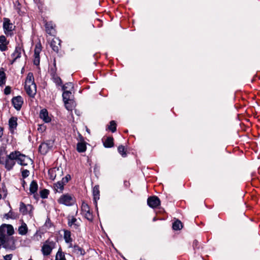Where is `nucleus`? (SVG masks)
Listing matches in <instances>:
<instances>
[{"mask_svg": "<svg viewBox=\"0 0 260 260\" xmlns=\"http://www.w3.org/2000/svg\"><path fill=\"white\" fill-rule=\"evenodd\" d=\"M16 162L20 165L25 166L29 164H31L32 160L30 158L19 152L15 151L11 152L9 155H7L6 158H4L3 161H0V163L5 165L8 170H10Z\"/></svg>", "mask_w": 260, "mask_h": 260, "instance_id": "nucleus-1", "label": "nucleus"}, {"mask_svg": "<svg viewBox=\"0 0 260 260\" xmlns=\"http://www.w3.org/2000/svg\"><path fill=\"white\" fill-rule=\"evenodd\" d=\"M25 90L27 94L31 98H34L37 93V86L34 81L33 74L28 73L27 75L25 86Z\"/></svg>", "mask_w": 260, "mask_h": 260, "instance_id": "nucleus-2", "label": "nucleus"}, {"mask_svg": "<svg viewBox=\"0 0 260 260\" xmlns=\"http://www.w3.org/2000/svg\"><path fill=\"white\" fill-rule=\"evenodd\" d=\"M56 246V242L50 239L47 240L43 243L41 247V251L43 255L45 256L49 255Z\"/></svg>", "mask_w": 260, "mask_h": 260, "instance_id": "nucleus-3", "label": "nucleus"}, {"mask_svg": "<svg viewBox=\"0 0 260 260\" xmlns=\"http://www.w3.org/2000/svg\"><path fill=\"white\" fill-rule=\"evenodd\" d=\"M75 201L74 198L72 195L68 193L61 196L58 199V202L59 204L66 206H72L74 204Z\"/></svg>", "mask_w": 260, "mask_h": 260, "instance_id": "nucleus-4", "label": "nucleus"}, {"mask_svg": "<svg viewBox=\"0 0 260 260\" xmlns=\"http://www.w3.org/2000/svg\"><path fill=\"white\" fill-rule=\"evenodd\" d=\"M81 211L82 214L84 217L89 221H92L93 219V216L90 212V208L88 204L83 202L81 206Z\"/></svg>", "mask_w": 260, "mask_h": 260, "instance_id": "nucleus-5", "label": "nucleus"}, {"mask_svg": "<svg viewBox=\"0 0 260 260\" xmlns=\"http://www.w3.org/2000/svg\"><path fill=\"white\" fill-rule=\"evenodd\" d=\"M14 27L15 26L10 22L9 18H4L3 28L5 34H10V33L14 30Z\"/></svg>", "mask_w": 260, "mask_h": 260, "instance_id": "nucleus-6", "label": "nucleus"}, {"mask_svg": "<svg viewBox=\"0 0 260 260\" xmlns=\"http://www.w3.org/2000/svg\"><path fill=\"white\" fill-rule=\"evenodd\" d=\"M52 142L49 141L42 143L39 146V151L43 154H46L52 146Z\"/></svg>", "mask_w": 260, "mask_h": 260, "instance_id": "nucleus-7", "label": "nucleus"}, {"mask_svg": "<svg viewBox=\"0 0 260 260\" xmlns=\"http://www.w3.org/2000/svg\"><path fill=\"white\" fill-rule=\"evenodd\" d=\"M160 201L159 198L156 196L150 197L147 199L148 205L152 208L157 207L160 205Z\"/></svg>", "mask_w": 260, "mask_h": 260, "instance_id": "nucleus-8", "label": "nucleus"}, {"mask_svg": "<svg viewBox=\"0 0 260 260\" xmlns=\"http://www.w3.org/2000/svg\"><path fill=\"white\" fill-rule=\"evenodd\" d=\"M12 102L14 108L16 110H19L23 103V100L21 96H17L12 99Z\"/></svg>", "mask_w": 260, "mask_h": 260, "instance_id": "nucleus-9", "label": "nucleus"}, {"mask_svg": "<svg viewBox=\"0 0 260 260\" xmlns=\"http://www.w3.org/2000/svg\"><path fill=\"white\" fill-rule=\"evenodd\" d=\"M60 44V40L58 38H55L51 41L50 46L54 51L57 52L59 49Z\"/></svg>", "mask_w": 260, "mask_h": 260, "instance_id": "nucleus-10", "label": "nucleus"}, {"mask_svg": "<svg viewBox=\"0 0 260 260\" xmlns=\"http://www.w3.org/2000/svg\"><path fill=\"white\" fill-rule=\"evenodd\" d=\"M9 44V42L7 41L5 36L2 35L0 36V50L1 51H5L7 50V45Z\"/></svg>", "mask_w": 260, "mask_h": 260, "instance_id": "nucleus-11", "label": "nucleus"}, {"mask_svg": "<svg viewBox=\"0 0 260 260\" xmlns=\"http://www.w3.org/2000/svg\"><path fill=\"white\" fill-rule=\"evenodd\" d=\"M57 173L58 174H62V169H60L59 168H55L48 171V174L50 175V178L52 180H54L56 178Z\"/></svg>", "mask_w": 260, "mask_h": 260, "instance_id": "nucleus-12", "label": "nucleus"}, {"mask_svg": "<svg viewBox=\"0 0 260 260\" xmlns=\"http://www.w3.org/2000/svg\"><path fill=\"white\" fill-rule=\"evenodd\" d=\"M32 207L30 205H25L23 203H20L19 211L23 214H27L28 212V210H31Z\"/></svg>", "mask_w": 260, "mask_h": 260, "instance_id": "nucleus-13", "label": "nucleus"}, {"mask_svg": "<svg viewBox=\"0 0 260 260\" xmlns=\"http://www.w3.org/2000/svg\"><path fill=\"white\" fill-rule=\"evenodd\" d=\"M63 238L66 243L70 244L69 247H72L73 239L71 237V232L68 230H64Z\"/></svg>", "mask_w": 260, "mask_h": 260, "instance_id": "nucleus-14", "label": "nucleus"}, {"mask_svg": "<svg viewBox=\"0 0 260 260\" xmlns=\"http://www.w3.org/2000/svg\"><path fill=\"white\" fill-rule=\"evenodd\" d=\"M68 225L71 228L77 229L80 225V222L76 218L72 217L68 219Z\"/></svg>", "mask_w": 260, "mask_h": 260, "instance_id": "nucleus-15", "label": "nucleus"}, {"mask_svg": "<svg viewBox=\"0 0 260 260\" xmlns=\"http://www.w3.org/2000/svg\"><path fill=\"white\" fill-rule=\"evenodd\" d=\"M17 118L14 117H11L9 120V125L12 133H13L14 130L16 128L17 126Z\"/></svg>", "mask_w": 260, "mask_h": 260, "instance_id": "nucleus-16", "label": "nucleus"}, {"mask_svg": "<svg viewBox=\"0 0 260 260\" xmlns=\"http://www.w3.org/2000/svg\"><path fill=\"white\" fill-rule=\"evenodd\" d=\"M40 117L43 119V120L46 122H49L51 121L50 117L48 116V113L46 109H43L41 111L40 114Z\"/></svg>", "mask_w": 260, "mask_h": 260, "instance_id": "nucleus-17", "label": "nucleus"}, {"mask_svg": "<svg viewBox=\"0 0 260 260\" xmlns=\"http://www.w3.org/2000/svg\"><path fill=\"white\" fill-rule=\"evenodd\" d=\"M46 31L47 34L50 35H54L55 30L54 28V25L52 22H48L46 23Z\"/></svg>", "mask_w": 260, "mask_h": 260, "instance_id": "nucleus-18", "label": "nucleus"}, {"mask_svg": "<svg viewBox=\"0 0 260 260\" xmlns=\"http://www.w3.org/2000/svg\"><path fill=\"white\" fill-rule=\"evenodd\" d=\"M92 193L95 206H97V201L100 199L99 187L98 185L95 186L92 189Z\"/></svg>", "mask_w": 260, "mask_h": 260, "instance_id": "nucleus-19", "label": "nucleus"}, {"mask_svg": "<svg viewBox=\"0 0 260 260\" xmlns=\"http://www.w3.org/2000/svg\"><path fill=\"white\" fill-rule=\"evenodd\" d=\"M21 48L19 46H17L15 48V51L12 54V56L13 57V60H12L11 63H13V62L16 60V59L20 58L21 56Z\"/></svg>", "mask_w": 260, "mask_h": 260, "instance_id": "nucleus-20", "label": "nucleus"}, {"mask_svg": "<svg viewBox=\"0 0 260 260\" xmlns=\"http://www.w3.org/2000/svg\"><path fill=\"white\" fill-rule=\"evenodd\" d=\"M72 96V91L63 90L62 98L64 102L73 101Z\"/></svg>", "mask_w": 260, "mask_h": 260, "instance_id": "nucleus-21", "label": "nucleus"}, {"mask_svg": "<svg viewBox=\"0 0 260 260\" xmlns=\"http://www.w3.org/2000/svg\"><path fill=\"white\" fill-rule=\"evenodd\" d=\"M64 184L61 181H59L57 183L54 184V189L55 192H61L64 188Z\"/></svg>", "mask_w": 260, "mask_h": 260, "instance_id": "nucleus-22", "label": "nucleus"}, {"mask_svg": "<svg viewBox=\"0 0 260 260\" xmlns=\"http://www.w3.org/2000/svg\"><path fill=\"white\" fill-rule=\"evenodd\" d=\"M71 248H73V253L77 255H83L85 254L84 250L78 245H74L73 247L72 246Z\"/></svg>", "mask_w": 260, "mask_h": 260, "instance_id": "nucleus-23", "label": "nucleus"}, {"mask_svg": "<svg viewBox=\"0 0 260 260\" xmlns=\"http://www.w3.org/2000/svg\"><path fill=\"white\" fill-rule=\"evenodd\" d=\"M27 226L26 223L23 222L18 229V233L21 235H25L27 233Z\"/></svg>", "mask_w": 260, "mask_h": 260, "instance_id": "nucleus-24", "label": "nucleus"}, {"mask_svg": "<svg viewBox=\"0 0 260 260\" xmlns=\"http://www.w3.org/2000/svg\"><path fill=\"white\" fill-rule=\"evenodd\" d=\"M77 150L79 152H85L86 150V146L84 142H79L77 145Z\"/></svg>", "mask_w": 260, "mask_h": 260, "instance_id": "nucleus-25", "label": "nucleus"}, {"mask_svg": "<svg viewBox=\"0 0 260 260\" xmlns=\"http://www.w3.org/2000/svg\"><path fill=\"white\" fill-rule=\"evenodd\" d=\"M104 145L106 148H110L113 146V139L112 137H108L104 142Z\"/></svg>", "mask_w": 260, "mask_h": 260, "instance_id": "nucleus-26", "label": "nucleus"}, {"mask_svg": "<svg viewBox=\"0 0 260 260\" xmlns=\"http://www.w3.org/2000/svg\"><path fill=\"white\" fill-rule=\"evenodd\" d=\"M38 184L36 181H32L30 185L29 191L31 193H35L38 190Z\"/></svg>", "mask_w": 260, "mask_h": 260, "instance_id": "nucleus-27", "label": "nucleus"}, {"mask_svg": "<svg viewBox=\"0 0 260 260\" xmlns=\"http://www.w3.org/2000/svg\"><path fill=\"white\" fill-rule=\"evenodd\" d=\"M4 217L7 219H16L18 217V214L16 213H15L12 211H10L8 213L5 214Z\"/></svg>", "mask_w": 260, "mask_h": 260, "instance_id": "nucleus-28", "label": "nucleus"}, {"mask_svg": "<svg viewBox=\"0 0 260 260\" xmlns=\"http://www.w3.org/2000/svg\"><path fill=\"white\" fill-rule=\"evenodd\" d=\"M74 88V86L72 83L68 82L62 87V90L72 91Z\"/></svg>", "mask_w": 260, "mask_h": 260, "instance_id": "nucleus-29", "label": "nucleus"}, {"mask_svg": "<svg viewBox=\"0 0 260 260\" xmlns=\"http://www.w3.org/2000/svg\"><path fill=\"white\" fill-rule=\"evenodd\" d=\"M182 228V224L180 221L176 220L173 223V229L174 230H179Z\"/></svg>", "mask_w": 260, "mask_h": 260, "instance_id": "nucleus-30", "label": "nucleus"}, {"mask_svg": "<svg viewBox=\"0 0 260 260\" xmlns=\"http://www.w3.org/2000/svg\"><path fill=\"white\" fill-rule=\"evenodd\" d=\"M66 109L69 111H72L75 106L73 101L64 102Z\"/></svg>", "mask_w": 260, "mask_h": 260, "instance_id": "nucleus-31", "label": "nucleus"}, {"mask_svg": "<svg viewBox=\"0 0 260 260\" xmlns=\"http://www.w3.org/2000/svg\"><path fill=\"white\" fill-rule=\"evenodd\" d=\"M7 155L6 149L4 147L0 148V161H2Z\"/></svg>", "mask_w": 260, "mask_h": 260, "instance_id": "nucleus-32", "label": "nucleus"}, {"mask_svg": "<svg viewBox=\"0 0 260 260\" xmlns=\"http://www.w3.org/2000/svg\"><path fill=\"white\" fill-rule=\"evenodd\" d=\"M6 76L5 73L3 71H0V86H2L5 84Z\"/></svg>", "mask_w": 260, "mask_h": 260, "instance_id": "nucleus-33", "label": "nucleus"}, {"mask_svg": "<svg viewBox=\"0 0 260 260\" xmlns=\"http://www.w3.org/2000/svg\"><path fill=\"white\" fill-rule=\"evenodd\" d=\"M108 128L113 133L116 131V124L114 121H111L110 122V125L108 126Z\"/></svg>", "mask_w": 260, "mask_h": 260, "instance_id": "nucleus-34", "label": "nucleus"}, {"mask_svg": "<svg viewBox=\"0 0 260 260\" xmlns=\"http://www.w3.org/2000/svg\"><path fill=\"white\" fill-rule=\"evenodd\" d=\"M41 44H37L36 45V47L34 51V55H40V53L41 51Z\"/></svg>", "mask_w": 260, "mask_h": 260, "instance_id": "nucleus-35", "label": "nucleus"}, {"mask_svg": "<svg viewBox=\"0 0 260 260\" xmlns=\"http://www.w3.org/2000/svg\"><path fill=\"white\" fill-rule=\"evenodd\" d=\"M119 153L122 155V157H125L126 155L125 148L123 146H119L118 148Z\"/></svg>", "mask_w": 260, "mask_h": 260, "instance_id": "nucleus-36", "label": "nucleus"}, {"mask_svg": "<svg viewBox=\"0 0 260 260\" xmlns=\"http://www.w3.org/2000/svg\"><path fill=\"white\" fill-rule=\"evenodd\" d=\"M7 195V190L5 187H3L2 189L0 188V199L2 198H5Z\"/></svg>", "mask_w": 260, "mask_h": 260, "instance_id": "nucleus-37", "label": "nucleus"}, {"mask_svg": "<svg viewBox=\"0 0 260 260\" xmlns=\"http://www.w3.org/2000/svg\"><path fill=\"white\" fill-rule=\"evenodd\" d=\"M48 194L49 191L46 189H44L40 191V196L43 199L47 198Z\"/></svg>", "mask_w": 260, "mask_h": 260, "instance_id": "nucleus-38", "label": "nucleus"}, {"mask_svg": "<svg viewBox=\"0 0 260 260\" xmlns=\"http://www.w3.org/2000/svg\"><path fill=\"white\" fill-rule=\"evenodd\" d=\"M53 81L57 84V85H60L61 84L62 82H61V79L58 77V76H54L53 77Z\"/></svg>", "mask_w": 260, "mask_h": 260, "instance_id": "nucleus-39", "label": "nucleus"}, {"mask_svg": "<svg viewBox=\"0 0 260 260\" xmlns=\"http://www.w3.org/2000/svg\"><path fill=\"white\" fill-rule=\"evenodd\" d=\"M34 64L38 66L40 63V55H34Z\"/></svg>", "mask_w": 260, "mask_h": 260, "instance_id": "nucleus-40", "label": "nucleus"}, {"mask_svg": "<svg viewBox=\"0 0 260 260\" xmlns=\"http://www.w3.org/2000/svg\"><path fill=\"white\" fill-rule=\"evenodd\" d=\"M71 179V176L70 175H67L66 176L62 179L61 180L64 184L67 183L69 180Z\"/></svg>", "mask_w": 260, "mask_h": 260, "instance_id": "nucleus-41", "label": "nucleus"}, {"mask_svg": "<svg viewBox=\"0 0 260 260\" xmlns=\"http://www.w3.org/2000/svg\"><path fill=\"white\" fill-rule=\"evenodd\" d=\"M29 172L27 170H24L22 171V176L23 178H26L29 176Z\"/></svg>", "mask_w": 260, "mask_h": 260, "instance_id": "nucleus-42", "label": "nucleus"}, {"mask_svg": "<svg viewBox=\"0 0 260 260\" xmlns=\"http://www.w3.org/2000/svg\"><path fill=\"white\" fill-rule=\"evenodd\" d=\"M13 257V254H10L6 255L4 256V258L5 260H11Z\"/></svg>", "mask_w": 260, "mask_h": 260, "instance_id": "nucleus-43", "label": "nucleus"}, {"mask_svg": "<svg viewBox=\"0 0 260 260\" xmlns=\"http://www.w3.org/2000/svg\"><path fill=\"white\" fill-rule=\"evenodd\" d=\"M4 92L6 94H10L11 92V88L9 86H7L4 90Z\"/></svg>", "mask_w": 260, "mask_h": 260, "instance_id": "nucleus-44", "label": "nucleus"}, {"mask_svg": "<svg viewBox=\"0 0 260 260\" xmlns=\"http://www.w3.org/2000/svg\"><path fill=\"white\" fill-rule=\"evenodd\" d=\"M38 131L41 132H43L45 129V126L44 125H39V127L38 128Z\"/></svg>", "mask_w": 260, "mask_h": 260, "instance_id": "nucleus-45", "label": "nucleus"}, {"mask_svg": "<svg viewBox=\"0 0 260 260\" xmlns=\"http://www.w3.org/2000/svg\"><path fill=\"white\" fill-rule=\"evenodd\" d=\"M198 242L197 240H194L193 243V246H197L198 245Z\"/></svg>", "mask_w": 260, "mask_h": 260, "instance_id": "nucleus-46", "label": "nucleus"}, {"mask_svg": "<svg viewBox=\"0 0 260 260\" xmlns=\"http://www.w3.org/2000/svg\"><path fill=\"white\" fill-rule=\"evenodd\" d=\"M3 134V131H2V129H1L0 130V138L2 137Z\"/></svg>", "mask_w": 260, "mask_h": 260, "instance_id": "nucleus-47", "label": "nucleus"}, {"mask_svg": "<svg viewBox=\"0 0 260 260\" xmlns=\"http://www.w3.org/2000/svg\"><path fill=\"white\" fill-rule=\"evenodd\" d=\"M156 217H154V218H153V221H156Z\"/></svg>", "mask_w": 260, "mask_h": 260, "instance_id": "nucleus-48", "label": "nucleus"}, {"mask_svg": "<svg viewBox=\"0 0 260 260\" xmlns=\"http://www.w3.org/2000/svg\"><path fill=\"white\" fill-rule=\"evenodd\" d=\"M28 260H32V259L30 258V259H29Z\"/></svg>", "mask_w": 260, "mask_h": 260, "instance_id": "nucleus-49", "label": "nucleus"}, {"mask_svg": "<svg viewBox=\"0 0 260 260\" xmlns=\"http://www.w3.org/2000/svg\"><path fill=\"white\" fill-rule=\"evenodd\" d=\"M141 260H145V259H141Z\"/></svg>", "mask_w": 260, "mask_h": 260, "instance_id": "nucleus-50", "label": "nucleus"}]
</instances>
